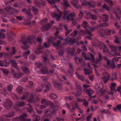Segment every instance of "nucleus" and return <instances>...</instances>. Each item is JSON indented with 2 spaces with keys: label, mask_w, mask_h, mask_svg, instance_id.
Listing matches in <instances>:
<instances>
[{
  "label": "nucleus",
  "mask_w": 121,
  "mask_h": 121,
  "mask_svg": "<svg viewBox=\"0 0 121 121\" xmlns=\"http://www.w3.org/2000/svg\"><path fill=\"white\" fill-rule=\"evenodd\" d=\"M29 94V92H25L23 94L22 97H20V99L22 100H25L28 97Z\"/></svg>",
  "instance_id": "nucleus-23"
},
{
  "label": "nucleus",
  "mask_w": 121,
  "mask_h": 121,
  "mask_svg": "<svg viewBox=\"0 0 121 121\" xmlns=\"http://www.w3.org/2000/svg\"><path fill=\"white\" fill-rule=\"evenodd\" d=\"M68 37H67L65 39V42L68 41L69 44L70 45H72L75 42V39L74 38H70L69 39L68 41Z\"/></svg>",
  "instance_id": "nucleus-16"
},
{
  "label": "nucleus",
  "mask_w": 121,
  "mask_h": 121,
  "mask_svg": "<svg viewBox=\"0 0 121 121\" xmlns=\"http://www.w3.org/2000/svg\"><path fill=\"white\" fill-rule=\"evenodd\" d=\"M49 97L52 99H55L57 97L56 95L53 93H51L49 95Z\"/></svg>",
  "instance_id": "nucleus-34"
},
{
  "label": "nucleus",
  "mask_w": 121,
  "mask_h": 121,
  "mask_svg": "<svg viewBox=\"0 0 121 121\" xmlns=\"http://www.w3.org/2000/svg\"><path fill=\"white\" fill-rule=\"evenodd\" d=\"M103 8L108 11H109V9L108 7H107V5L106 4H104L103 6Z\"/></svg>",
  "instance_id": "nucleus-61"
},
{
  "label": "nucleus",
  "mask_w": 121,
  "mask_h": 121,
  "mask_svg": "<svg viewBox=\"0 0 121 121\" xmlns=\"http://www.w3.org/2000/svg\"><path fill=\"white\" fill-rule=\"evenodd\" d=\"M110 86V90L112 91H114L116 87V84L115 83H112L111 84Z\"/></svg>",
  "instance_id": "nucleus-40"
},
{
  "label": "nucleus",
  "mask_w": 121,
  "mask_h": 121,
  "mask_svg": "<svg viewBox=\"0 0 121 121\" xmlns=\"http://www.w3.org/2000/svg\"><path fill=\"white\" fill-rule=\"evenodd\" d=\"M103 47V52L104 53H106L108 51V48L103 43V45H102V46H101L100 47H99L101 49Z\"/></svg>",
  "instance_id": "nucleus-31"
},
{
  "label": "nucleus",
  "mask_w": 121,
  "mask_h": 121,
  "mask_svg": "<svg viewBox=\"0 0 121 121\" xmlns=\"http://www.w3.org/2000/svg\"><path fill=\"white\" fill-rule=\"evenodd\" d=\"M16 104L18 107H21L25 104V103L23 102H17L16 103Z\"/></svg>",
  "instance_id": "nucleus-35"
},
{
  "label": "nucleus",
  "mask_w": 121,
  "mask_h": 121,
  "mask_svg": "<svg viewBox=\"0 0 121 121\" xmlns=\"http://www.w3.org/2000/svg\"><path fill=\"white\" fill-rule=\"evenodd\" d=\"M23 75V73H16L13 74L14 78L16 80H17L20 78Z\"/></svg>",
  "instance_id": "nucleus-20"
},
{
  "label": "nucleus",
  "mask_w": 121,
  "mask_h": 121,
  "mask_svg": "<svg viewBox=\"0 0 121 121\" xmlns=\"http://www.w3.org/2000/svg\"><path fill=\"white\" fill-rule=\"evenodd\" d=\"M17 92L20 94H22L23 91L22 88L20 87H18L16 89Z\"/></svg>",
  "instance_id": "nucleus-38"
},
{
  "label": "nucleus",
  "mask_w": 121,
  "mask_h": 121,
  "mask_svg": "<svg viewBox=\"0 0 121 121\" xmlns=\"http://www.w3.org/2000/svg\"><path fill=\"white\" fill-rule=\"evenodd\" d=\"M110 77V76L109 74H108L107 76H103L102 79L104 81L105 83H106L109 80Z\"/></svg>",
  "instance_id": "nucleus-24"
},
{
  "label": "nucleus",
  "mask_w": 121,
  "mask_h": 121,
  "mask_svg": "<svg viewBox=\"0 0 121 121\" xmlns=\"http://www.w3.org/2000/svg\"><path fill=\"white\" fill-rule=\"evenodd\" d=\"M43 48V46H39L37 48V50L35 51V52L37 54H39V53L41 52V49Z\"/></svg>",
  "instance_id": "nucleus-36"
},
{
  "label": "nucleus",
  "mask_w": 121,
  "mask_h": 121,
  "mask_svg": "<svg viewBox=\"0 0 121 121\" xmlns=\"http://www.w3.org/2000/svg\"><path fill=\"white\" fill-rule=\"evenodd\" d=\"M5 37V34L2 32H0V44H5L6 42L3 40L2 39Z\"/></svg>",
  "instance_id": "nucleus-15"
},
{
  "label": "nucleus",
  "mask_w": 121,
  "mask_h": 121,
  "mask_svg": "<svg viewBox=\"0 0 121 121\" xmlns=\"http://www.w3.org/2000/svg\"><path fill=\"white\" fill-rule=\"evenodd\" d=\"M22 69L23 70L24 72L25 73H27L29 72L28 69L27 67L25 66H23L22 68Z\"/></svg>",
  "instance_id": "nucleus-47"
},
{
  "label": "nucleus",
  "mask_w": 121,
  "mask_h": 121,
  "mask_svg": "<svg viewBox=\"0 0 121 121\" xmlns=\"http://www.w3.org/2000/svg\"><path fill=\"white\" fill-rule=\"evenodd\" d=\"M82 25L86 29L85 31H84L83 32L85 35H90L91 36H93L91 32L88 30L87 28L89 27V26L87 23L85 21H84L82 24Z\"/></svg>",
  "instance_id": "nucleus-3"
},
{
  "label": "nucleus",
  "mask_w": 121,
  "mask_h": 121,
  "mask_svg": "<svg viewBox=\"0 0 121 121\" xmlns=\"http://www.w3.org/2000/svg\"><path fill=\"white\" fill-rule=\"evenodd\" d=\"M28 105L29 106V107L28 108L27 111L28 112H31L32 111V108L30 104H28Z\"/></svg>",
  "instance_id": "nucleus-60"
},
{
  "label": "nucleus",
  "mask_w": 121,
  "mask_h": 121,
  "mask_svg": "<svg viewBox=\"0 0 121 121\" xmlns=\"http://www.w3.org/2000/svg\"><path fill=\"white\" fill-rule=\"evenodd\" d=\"M102 17L103 21L104 22H106L109 20V18L108 17L107 15L102 14Z\"/></svg>",
  "instance_id": "nucleus-25"
},
{
  "label": "nucleus",
  "mask_w": 121,
  "mask_h": 121,
  "mask_svg": "<svg viewBox=\"0 0 121 121\" xmlns=\"http://www.w3.org/2000/svg\"><path fill=\"white\" fill-rule=\"evenodd\" d=\"M55 7L58 13L56 12H55L52 13V16L53 17H56V21H59L60 20V18L61 17L62 14V12L59 11L58 9L57 8V7L55 5Z\"/></svg>",
  "instance_id": "nucleus-5"
},
{
  "label": "nucleus",
  "mask_w": 121,
  "mask_h": 121,
  "mask_svg": "<svg viewBox=\"0 0 121 121\" xmlns=\"http://www.w3.org/2000/svg\"><path fill=\"white\" fill-rule=\"evenodd\" d=\"M69 11H67L66 10L63 12L64 14L63 17L64 18L67 19L68 20H70L73 21L72 23V26H74L76 25L78 22V18L76 17L74 13H70L69 14Z\"/></svg>",
  "instance_id": "nucleus-1"
},
{
  "label": "nucleus",
  "mask_w": 121,
  "mask_h": 121,
  "mask_svg": "<svg viewBox=\"0 0 121 121\" xmlns=\"http://www.w3.org/2000/svg\"><path fill=\"white\" fill-rule=\"evenodd\" d=\"M22 11L23 13L27 14V18L29 19H32L33 15L31 14L30 11V10H28L26 9H23Z\"/></svg>",
  "instance_id": "nucleus-7"
},
{
  "label": "nucleus",
  "mask_w": 121,
  "mask_h": 121,
  "mask_svg": "<svg viewBox=\"0 0 121 121\" xmlns=\"http://www.w3.org/2000/svg\"><path fill=\"white\" fill-rule=\"evenodd\" d=\"M85 91L89 97H91V95L94 93L93 91L90 89L86 90Z\"/></svg>",
  "instance_id": "nucleus-29"
},
{
  "label": "nucleus",
  "mask_w": 121,
  "mask_h": 121,
  "mask_svg": "<svg viewBox=\"0 0 121 121\" xmlns=\"http://www.w3.org/2000/svg\"><path fill=\"white\" fill-rule=\"evenodd\" d=\"M118 58H117V57H114L112 59V68H114L115 67V62H117L118 61Z\"/></svg>",
  "instance_id": "nucleus-30"
},
{
  "label": "nucleus",
  "mask_w": 121,
  "mask_h": 121,
  "mask_svg": "<svg viewBox=\"0 0 121 121\" xmlns=\"http://www.w3.org/2000/svg\"><path fill=\"white\" fill-rule=\"evenodd\" d=\"M48 2L51 5L54 4L55 3V1L53 0H47Z\"/></svg>",
  "instance_id": "nucleus-62"
},
{
  "label": "nucleus",
  "mask_w": 121,
  "mask_h": 121,
  "mask_svg": "<svg viewBox=\"0 0 121 121\" xmlns=\"http://www.w3.org/2000/svg\"><path fill=\"white\" fill-rule=\"evenodd\" d=\"M13 105L12 102L10 100L7 99L4 104V107L6 109L10 108Z\"/></svg>",
  "instance_id": "nucleus-8"
},
{
  "label": "nucleus",
  "mask_w": 121,
  "mask_h": 121,
  "mask_svg": "<svg viewBox=\"0 0 121 121\" xmlns=\"http://www.w3.org/2000/svg\"><path fill=\"white\" fill-rule=\"evenodd\" d=\"M61 42V41L60 40L57 41L56 43H53V44L54 46L57 47H58L59 46Z\"/></svg>",
  "instance_id": "nucleus-50"
},
{
  "label": "nucleus",
  "mask_w": 121,
  "mask_h": 121,
  "mask_svg": "<svg viewBox=\"0 0 121 121\" xmlns=\"http://www.w3.org/2000/svg\"><path fill=\"white\" fill-rule=\"evenodd\" d=\"M105 1L108 3L110 6H112L114 4L113 1L111 0H105Z\"/></svg>",
  "instance_id": "nucleus-45"
},
{
  "label": "nucleus",
  "mask_w": 121,
  "mask_h": 121,
  "mask_svg": "<svg viewBox=\"0 0 121 121\" xmlns=\"http://www.w3.org/2000/svg\"><path fill=\"white\" fill-rule=\"evenodd\" d=\"M9 62L11 64V66L12 67L15 68L17 70H18V68L17 66V64L15 60H11L9 61Z\"/></svg>",
  "instance_id": "nucleus-12"
},
{
  "label": "nucleus",
  "mask_w": 121,
  "mask_h": 121,
  "mask_svg": "<svg viewBox=\"0 0 121 121\" xmlns=\"http://www.w3.org/2000/svg\"><path fill=\"white\" fill-rule=\"evenodd\" d=\"M91 43L94 46H99V47L103 45V43L99 41L97 38L95 39L91 42Z\"/></svg>",
  "instance_id": "nucleus-6"
},
{
  "label": "nucleus",
  "mask_w": 121,
  "mask_h": 121,
  "mask_svg": "<svg viewBox=\"0 0 121 121\" xmlns=\"http://www.w3.org/2000/svg\"><path fill=\"white\" fill-rule=\"evenodd\" d=\"M47 68H44L41 69V73L43 74H47L48 73V71L47 70Z\"/></svg>",
  "instance_id": "nucleus-41"
},
{
  "label": "nucleus",
  "mask_w": 121,
  "mask_h": 121,
  "mask_svg": "<svg viewBox=\"0 0 121 121\" xmlns=\"http://www.w3.org/2000/svg\"><path fill=\"white\" fill-rule=\"evenodd\" d=\"M10 95L14 100H17L18 99L17 96L14 93H11Z\"/></svg>",
  "instance_id": "nucleus-48"
},
{
  "label": "nucleus",
  "mask_w": 121,
  "mask_h": 121,
  "mask_svg": "<svg viewBox=\"0 0 121 121\" xmlns=\"http://www.w3.org/2000/svg\"><path fill=\"white\" fill-rule=\"evenodd\" d=\"M5 10L9 12V14H11L14 12H17L16 11L15 9L11 7H7L5 8ZM18 11H17L18 12Z\"/></svg>",
  "instance_id": "nucleus-13"
},
{
  "label": "nucleus",
  "mask_w": 121,
  "mask_h": 121,
  "mask_svg": "<svg viewBox=\"0 0 121 121\" xmlns=\"http://www.w3.org/2000/svg\"><path fill=\"white\" fill-rule=\"evenodd\" d=\"M71 4L77 8H78L77 5L78 3V1L77 0H72L70 1Z\"/></svg>",
  "instance_id": "nucleus-21"
},
{
  "label": "nucleus",
  "mask_w": 121,
  "mask_h": 121,
  "mask_svg": "<svg viewBox=\"0 0 121 121\" xmlns=\"http://www.w3.org/2000/svg\"><path fill=\"white\" fill-rule=\"evenodd\" d=\"M115 92L117 91L121 93V86H120L117 87V89L115 90Z\"/></svg>",
  "instance_id": "nucleus-59"
},
{
  "label": "nucleus",
  "mask_w": 121,
  "mask_h": 121,
  "mask_svg": "<svg viewBox=\"0 0 121 121\" xmlns=\"http://www.w3.org/2000/svg\"><path fill=\"white\" fill-rule=\"evenodd\" d=\"M63 0L64 2V5L66 7L69 6V5L68 2L66 0Z\"/></svg>",
  "instance_id": "nucleus-63"
},
{
  "label": "nucleus",
  "mask_w": 121,
  "mask_h": 121,
  "mask_svg": "<svg viewBox=\"0 0 121 121\" xmlns=\"http://www.w3.org/2000/svg\"><path fill=\"white\" fill-rule=\"evenodd\" d=\"M99 58L96 59V60L97 62H99L102 60V56L101 54L100 53H98Z\"/></svg>",
  "instance_id": "nucleus-53"
},
{
  "label": "nucleus",
  "mask_w": 121,
  "mask_h": 121,
  "mask_svg": "<svg viewBox=\"0 0 121 121\" xmlns=\"http://www.w3.org/2000/svg\"><path fill=\"white\" fill-rule=\"evenodd\" d=\"M104 59L106 61L107 65L110 66L111 68H112V65L111 63L110 60H109L108 59V58L106 57H104Z\"/></svg>",
  "instance_id": "nucleus-26"
},
{
  "label": "nucleus",
  "mask_w": 121,
  "mask_h": 121,
  "mask_svg": "<svg viewBox=\"0 0 121 121\" xmlns=\"http://www.w3.org/2000/svg\"><path fill=\"white\" fill-rule=\"evenodd\" d=\"M78 33V31L76 30H75L73 32L71 33L70 35L72 37H74L77 35Z\"/></svg>",
  "instance_id": "nucleus-49"
},
{
  "label": "nucleus",
  "mask_w": 121,
  "mask_h": 121,
  "mask_svg": "<svg viewBox=\"0 0 121 121\" xmlns=\"http://www.w3.org/2000/svg\"><path fill=\"white\" fill-rule=\"evenodd\" d=\"M41 103L42 104L46 105H50V108L52 109L56 107V105L52 102L49 100L46 101L45 99H42L41 100Z\"/></svg>",
  "instance_id": "nucleus-4"
},
{
  "label": "nucleus",
  "mask_w": 121,
  "mask_h": 121,
  "mask_svg": "<svg viewBox=\"0 0 121 121\" xmlns=\"http://www.w3.org/2000/svg\"><path fill=\"white\" fill-rule=\"evenodd\" d=\"M115 39L114 40L115 42L116 43H119V38L117 37L116 35L115 36Z\"/></svg>",
  "instance_id": "nucleus-57"
},
{
  "label": "nucleus",
  "mask_w": 121,
  "mask_h": 121,
  "mask_svg": "<svg viewBox=\"0 0 121 121\" xmlns=\"http://www.w3.org/2000/svg\"><path fill=\"white\" fill-rule=\"evenodd\" d=\"M77 93H74V95L77 97L80 96L81 94L82 91L78 89V90H77Z\"/></svg>",
  "instance_id": "nucleus-43"
},
{
  "label": "nucleus",
  "mask_w": 121,
  "mask_h": 121,
  "mask_svg": "<svg viewBox=\"0 0 121 121\" xmlns=\"http://www.w3.org/2000/svg\"><path fill=\"white\" fill-rule=\"evenodd\" d=\"M84 12H85L86 13V15H87L86 16H85V18H86L89 19V17H88V16H87V15H91V12H88V11H84Z\"/></svg>",
  "instance_id": "nucleus-56"
},
{
  "label": "nucleus",
  "mask_w": 121,
  "mask_h": 121,
  "mask_svg": "<svg viewBox=\"0 0 121 121\" xmlns=\"http://www.w3.org/2000/svg\"><path fill=\"white\" fill-rule=\"evenodd\" d=\"M109 46L111 52H115L117 50V47L112 44L109 45Z\"/></svg>",
  "instance_id": "nucleus-27"
},
{
  "label": "nucleus",
  "mask_w": 121,
  "mask_h": 121,
  "mask_svg": "<svg viewBox=\"0 0 121 121\" xmlns=\"http://www.w3.org/2000/svg\"><path fill=\"white\" fill-rule=\"evenodd\" d=\"M65 104L67 105L69 109H70L71 106L72 107H74L75 106H76L77 105V103L74 101H72L69 105L67 103H66Z\"/></svg>",
  "instance_id": "nucleus-14"
},
{
  "label": "nucleus",
  "mask_w": 121,
  "mask_h": 121,
  "mask_svg": "<svg viewBox=\"0 0 121 121\" xmlns=\"http://www.w3.org/2000/svg\"><path fill=\"white\" fill-rule=\"evenodd\" d=\"M28 78L27 77H24L21 79L20 80L22 82H26L28 81Z\"/></svg>",
  "instance_id": "nucleus-54"
},
{
  "label": "nucleus",
  "mask_w": 121,
  "mask_h": 121,
  "mask_svg": "<svg viewBox=\"0 0 121 121\" xmlns=\"http://www.w3.org/2000/svg\"><path fill=\"white\" fill-rule=\"evenodd\" d=\"M51 26L50 24L48 23L46 25H45L42 27V30L43 31L47 30L49 29Z\"/></svg>",
  "instance_id": "nucleus-19"
},
{
  "label": "nucleus",
  "mask_w": 121,
  "mask_h": 121,
  "mask_svg": "<svg viewBox=\"0 0 121 121\" xmlns=\"http://www.w3.org/2000/svg\"><path fill=\"white\" fill-rule=\"evenodd\" d=\"M52 83L54 84V86L56 88L61 89L62 86L61 85L59 84L57 82H55L54 81L52 82Z\"/></svg>",
  "instance_id": "nucleus-28"
},
{
  "label": "nucleus",
  "mask_w": 121,
  "mask_h": 121,
  "mask_svg": "<svg viewBox=\"0 0 121 121\" xmlns=\"http://www.w3.org/2000/svg\"><path fill=\"white\" fill-rule=\"evenodd\" d=\"M31 9L35 14L36 15L38 13V10L37 9L34 7H32Z\"/></svg>",
  "instance_id": "nucleus-37"
},
{
  "label": "nucleus",
  "mask_w": 121,
  "mask_h": 121,
  "mask_svg": "<svg viewBox=\"0 0 121 121\" xmlns=\"http://www.w3.org/2000/svg\"><path fill=\"white\" fill-rule=\"evenodd\" d=\"M104 33L105 35H110L111 31L110 30H104Z\"/></svg>",
  "instance_id": "nucleus-46"
},
{
  "label": "nucleus",
  "mask_w": 121,
  "mask_h": 121,
  "mask_svg": "<svg viewBox=\"0 0 121 121\" xmlns=\"http://www.w3.org/2000/svg\"><path fill=\"white\" fill-rule=\"evenodd\" d=\"M44 112L47 115H49L51 113V110L50 109H45L44 110Z\"/></svg>",
  "instance_id": "nucleus-55"
},
{
  "label": "nucleus",
  "mask_w": 121,
  "mask_h": 121,
  "mask_svg": "<svg viewBox=\"0 0 121 121\" xmlns=\"http://www.w3.org/2000/svg\"><path fill=\"white\" fill-rule=\"evenodd\" d=\"M30 53V51L29 50L27 51L26 52H25L23 53L22 55L24 58L26 59Z\"/></svg>",
  "instance_id": "nucleus-32"
},
{
  "label": "nucleus",
  "mask_w": 121,
  "mask_h": 121,
  "mask_svg": "<svg viewBox=\"0 0 121 121\" xmlns=\"http://www.w3.org/2000/svg\"><path fill=\"white\" fill-rule=\"evenodd\" d=\"M92 2L90 3L86 1H84L82 3V4L83 6H88L90 7L94 8L95 5L93 4Z\"/></svg>",
  "instance_id": "nucleus-11"
},
{
  "label": "nucleus",
  "mask_w": 121,
  "mask_h": 121,
  "mask_svg": "<svg viewBox=\"0 0 121 121\" xmlns=\"http://www.w3.org/2000/svg\"><path fill=\"white\" fill-rule=\"evenodd\" d=\"M13 87V85H11L8 86H7V89L9 91H12Z\"/></svg>",
  "instance_id": "nucleus-58"
},
{
  "label": "nucleus",
  "mask_w": 121,
  "mask_h": 121,
  "mask_svg": "<svg viewBox=\"0 0 121 121\" xmlns=\"http://www.w3.org/2000/svg\"><path fill=\"white\" fill-rule=\"evenodd\" d=\"M75 73L79 80L83 81H85V79L84 76L82 75H79L77 72H75Z\"/></svg>",
  "instance_id": "nucleus-18"
},
{
  "label": "nucleus",
  "mask_w": 121,
  "mask_h": 121,
  "mask_svg": "<svg viewBox=\"0 0 121 121\" xmlns=\"http://www.w3.org/2000/svg\"><path fill=\"white\" fill-rule=\"evenodd\" d=\"M8 55V54L5 52L0 53V58H5Z\"/></svg>",
  "instance_id": "nucleus-42"
},
{
  "label": "nucleus",
  "mask_w": 121,
  "mask_h": 121,
  "mask_svg": "<svg viewBox=\"0 0 121 121\" xmlns=\"http://www.w3.org/2000/svg\"><path fill=\"white\" fill-rule=\"evenodd\" d=\"M43 85H40L37 86L36 88V91L38 92H40L42 91L43 88Z\"/></svg>",
  "instance_id": "nucleus-17"
},
{
  "label": "nucleus",
  "mask_w": 121,
  "mask_h": 121,
  "mask_svg": "<svg viewBox=\"0 0 121 121\" xmlns=\"http://www.w3.org/2000/svg\"><path fill=\"white\" fill-rule=\"evenodd\" d=\"M75 62L77 64L81 63L83 62L82 59V58L75 57Z\"/></svg>",
  "instance_id": "nucleus-22"
},
{
  "label": "nucleus",
  "mask_w": 121,
  "mask_h": 121,
  "mask_svg": "<svg viewBox=\"0 0 121 121\" xmlns=\"http://www.w3.org/2000/svg\"><path fill=\"white\" fill-rule=\"evenodd\" d=\"M14 115V112H9L8 114L6 116V117L10 118L12 117Z\"/></svg>",
  "instance_id": "nucleus-44"
},
{
  "label": "nucleus",
  "mask_w": 121,
  "mask_h": 121,
  "mask_svg": "<svg viewBox=\"0 0 121 121\" xmlns=\"http://www.w3.org/2000/svg\"><path fill=\"white\" fill-rule=\"evenodd\" d=\"M91 19H92L93 20H96L97 19V16L95 15L91 14Z\"/></svg>",
  "instance_id": "nucleus-52"
},
{
  "label": "nucleus",
  "mask_w": 121,
  "mask_h": 121,
  "mask_svg": "<svg viewBox=\"0 0 121 121\" xmlns=\"http://www.w3.org/2000/svg\"><path fill=\"white\" fill-rule=\"evenodd\" d=\"M47 21V19L46 18L45 19L41 21L40 24H43L46 23Z\"/></svg>",
  "instance_id": "nucleus-64"
},
{
  "label": "nucleus",
  "mask_w": 121,
  "mask_h": 121,
  "mask_svg": "<svg viewBox=\"0 0 121 121\" xmlns=\"http://www.w3.org/2000/svg\"><path fill=\"white\" fill-rule=\"evenodd\" d=\"M33 96L31 95L30 96L29 99L28 100V101L30 103H32L33 102Z\"/></svg>",
  "instance_id": "nucleus-51"
},
{
  "label": "nucleus",
  "mask_w": 121,
  "mask_h": 121,
  "mask_svg": "<svg viewBox=\"0 0 121 121\" xmlns=\"http://www.w3.org/2000/svg\"><path fill=\"white\" fill-rule=\"evenodd\" d=\"M32 40L31 37H29L26 38L25 37H23L21 38V41L22 44L23 45L22 46L23 49L25 50L29 48V46L27 45L28 43L30 44L32 43Z\"/></svg>",
  "instance_id": "nucleus-2"
},
{
  "label": "nucleus",
  "mask_w": 121,
  "mask_h": 121,
  "mask_svg": "<svg viewBox=\"0 0 121 121\" xmlns=\"http://www.w3.org/2000/svg\"><path fill=\"white\" fill-rule=\"evenodd\" d=\"M92 69H84V72L85 74L86 75L91 73Z\"/></svg>",
  "instance_id": "nucleus-33"
},
{
  "label": "nucleus",
  "mask_w": 121,
  "mask_h": 121,
  "mask_svg": "<svg viewBox=\"0 0 121 121\" xmlns=\"http://www.w3.org/2000/svg\"><path fill=\"white\" fill-rule=\"evenodd\" d=\"M45 88L44 90V92H47L50 90L52 88V86L50 83L46 82L45 84Z\"/></svg>",
  "instance_id": "nucleus-10"
},
{
  "label": "nucleus",
  "mask_w": 121,
  "mask_h": 121,
  "mask_svg": "<svg viewBox=\"0 0 121 121\" xmlns=\"http://www.w3.org/2000/svg\"><path fill=\"white\" fill-rule=\"evenodd\" d=\"M82 56L84 57L85 59L87 60H91V62H93L95 61V58L93 55L91 54H90V56L91 57V59L90 57H87L86 56L85 53L83 52L82 54Z\"/></svg>",
  "instance_id": "nucleus-9"
},
{
  "label": "nucleus",
  "mask_w": 121,
  "mask_h": 121,
  "mask_svg": "<svg viewBox=\"0 0 121 121\" xmlns=\"http://www.w3.org/2000/svg\"><path fill=\"white\" fill-rule=\"evenodd\" d=\"M97 33L99 34L102 37H103L104 36V31L103 29H101L99 30H97Z\"/></svg>",
  "instance_id": "nucleus-39"
}]
</instances>
